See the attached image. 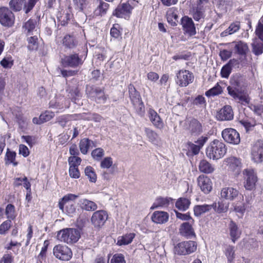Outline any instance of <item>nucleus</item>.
I'll return each instance as SVG.
<instances>
[{"instance_id":"nucleus-23","label":"nucleus","mask_w":263,"mask_h":263,"mask_svg":"<svg viewBox=\"0 0 263 263\" xmlns=\"http://www.w3.org/2000/svg\"><path fill=\"white\" fill-rule=\"evenodd\" d=\"M169 218L168 214L164 211H155L151 217L152 221L157 224H163L167 222Z\"/></svg>"},{"instance_id":"nucleus-48","label":"nucleus","mask_w":263,"mask_h":263,"mask_svg":"<svg viewBox=\"0 0 263 263\" xmlns=\"http://www.w3.org/2000/svg\"><path fill=\"white\" fill-rule=\"evenodd\" d=\"M74 6L80 11L83 10L89 4V0H73Z\"/></svg>"},{"instance_id":"nucleus-22","label":"nucleus","mask_w":263,"mask_h":263,"mask_svg":"<svg viewBox=\"0 0 263 263\" xmlns=\"http://www.w3.org/2000/svg\"><path fill=\"white\" fill-rule=\"evenodd\" d=\"M148 118L154 126L159 129H162L164 127V123L157 112L153 108H150L148 110Z\"/></svg>"},{"instance_id":"nucleus-20","label":"nucleus","mask_w":263,"mask_h":263,"mask_svg":"<svg viewBox=\"0 0 263 263\" xmlns=\"http://www.w3.org/2000/svg\"><path fill=\"white\" fill-rule=\"evenodd\" d=\"M89 95L91 98L98 103H104L107 98V96L105 95L103 90L99 87L91 88Z\"/></svg>"},{"instance_id":"nucleus-36","label":"nucleus","mask_w":263,"mask_h":263,"mask_svg":"<svg viewBox=\"0 0 263 263\" xmlns=\"http://www.w3.org/2000/svg\"><path fill=\"white\" fill-rule=\"evenodd\" d=\"M71 14L68 12L61 11L57 14L58 23L62 26H65L70 20Z\"/></svg>"},{"instance_id":"nucleus-1","label":"nucleus","mask_w":263,"mask_h":263,"mask_svg":"<svg viewBox=\"0 0 263 263\" xmlns=\"http://www.w3.org/2000/svg\"><path fill=\"white\" fill-rule=\"evenodd\" d=\"M227 148L222 141L215 139L211 142L206 148V156L213 160L222 158L226 154Z\"/></svg>"},{"instance_id":"nucleus-44","label":"nucleus","mask_w":263,"mask_h":263,"mask_svg":"<svg viewBox=\"0 0 263 263\" xmlns=\"http://www.w3.org/2000/svg\"><path fill=\"white\" fill-rule=\"evenodd\" d=\"M135 107L137 113L140 116L143 117L145 113V108L143 103L141 99H138L135 101Z\"/></svg>"},{"instance_id":"nucleus-28","label":"nucleus","mask_w":263,"mask_h":263,"mask_svg":"<svg viewBox=\"0 0 263 263\" xmlns=\"http://www.w3.org/2000/svg\"><path fill=\"white\" fill-rule=\"evenodd\" d=\"M213 206L215 207V204H203L197 205L194 208V212L195 216L199 217L202 214L210 211Z\"/></svg>"},{"instance_id":"nucleus-50","label":"nucleus","mask_w":263,"mask_h":263,"mask_svg":"<svg viewBox=\"0 0 263 263\" xmlns=\"http://www.w3.org/2000/svg\"><path fill=\"white\" fill-rule=\"evenodd\" d=\"M144 130L149 141L154 143L157 141L158 135L156 133L148 128H145Z\"/></svg>"},{"instance_id":"nucleus-60","label":"nucleus","mask_w":263,"mask_h":263,"mask_svg":"<svg viewBox=\"0 0 263 263\" xmlns=\"http://www.w3.org/2000/svg\"><path fill=\"white\" fill-rule=\"evenodd\" d=\"M255 33L260 40L263 41V25L260 23H258Z\"/></svg>"},{"instance_id":"nucleus-47","label":"nucleus","mask_w":263,"mask_h":263,"mask_svg":"<svg viewBox=\"0 0 263 263\" xmlns=\"http://www.w3.org/2000/svg\"><path fill=\"white\" fill-rule=\"evenodd\" d=\"M225 254L229 262H232L235 258L234 247L232 246H228L225 251Z\"/></svg>"},{"instance_id":"nucleus-42","label":"nucleus","mask_w":263,"mask_h":263,"mask_svg":"<svg viewBox=\"0 0 263 263\" xmlns=\"http://www.w3.org/2000/svg\"><path fill=\"white\" fill-rule=\"evenodd\" d=\"M128 92L133 104L135 105V101L141 99L138 92L137 91L134 86L132 84H130L128 86Z\"/></svg>"},{"instance_id":"nucleus-62","label":"nucleus","mask_w":263,"mask_h":263,"mask_svg":"<svg viewBox=\"0 0 263 263\" xmlns=\"http://www.w3.org/2000/svg\"><path fill=\"white\" fill-rule=\"evenodd\" d=\"M41 119H42L43 122H47L51 120L54 116V112L49 111H46L41 115Z\"/></svg>"},{"instance_id":"nucleus-57","label":"nucleus","mask_w":263,"mask_h":263,"mask_svg":"<svg viewBox=\"0 0 263 263\" xmlns=\"http://www.w3.org/2000/svg\"><path fill=\"white\" fill-rule=\"evenodd\" d=\"M231 87L239 89L241 86V78L238 76H234L230 80Z\"/></svg>"},{"instance_id":"nucleus-24","label":"nucleus","mask_w":263,"mask_h":263,"mask_svg":"<svg viewBox=\"0 0 263 263\" xmlns=\"http://www.w3.org/2000/svg\"><path fill=\"white\" fill-rule=\"evenodd\" d=\"M177 9L175 7H172L168 9L166 12V19L168 23L172 26H176L178 22Z\"/></svg>"},{"instance_id":"nucleus-55","label":"nucleus","mask_w":263,"mask_h":263,"mask_svg":"<svg viewBox=\"0 0 263 263\" xmlns=\"http://www.w3.org/2000/svg\"><path fill=\"white\" fill-rule=\"evenodd\" d=\"M81 159L77 156H71L68 158L69 166L78 167L81 162Z\"/></svg>"},{"instance_id":"nucleus-54","label":"nucleus","mask_w":263,"mask_h":263,"mask_svg":"<svg viewBox=\"0 0 263 263\" xmlns=\"http://www.w3.org/2000/svg\"><path fill=\"white\" fill-rule=\"evenodd\" d=\"M37 37L36 35L30 36L28 38V48L30 49L33 50L37 48Z\"/></svg>"},{"instance_id":"nucleus-41","label":"nucleus","mask_w":263,"mask_h":263,"mask_svg":"<svg viewBox=\"0 0 263 263\" xmlns=\"http://www.w3.org/2000/svg\"><path fill=\"white\" fill-rule=\"evenodd\" d=\"M92 143H93V142L87 138L82 139L79 143V147L81 153L86 154Z\"/></svg>"},{"instance_id":"nucleus-13","label":"nucleus","mask_w":263,"mask_h":263,"mask_svg":"<svg viewBox=\"0 0 263 263\" xmlns=\"http://www.w3.org/2000/svg\"><path fill=\"white\" fill-rule=\"evenodd\" d=\"M108 218V215L104 210L95 212L91 218V221L95 227L100 228L103 226Z\"/></svg>"},{"instance_id":"nucleus-25","label":"nucleus","mask_w":263,"mask_h":263,"mask_svg":"<svg viewBox=\"0 0 263 263\" xmlns=\"http://www.w3.org/2000/svg\"><path fill=\"white\" fill-rule=\"evenodd\" d=\"M79 197L78 195L73 194H68L65 195L59 202V208L63 212H64L65 205L71 204Z\"/></svg>"},{"instance_id":"nucleus-43","label":"nucleus","mask_w":263,"mask_h":263,"mask_svg":"<svg viewBox=\"0 0 263 263\" xmlns=\"http://www.w3.org/2000/svg\"><path fill=\"white\" fill-rule=\"evenodd\" d=\"M222 92L221 87L217 83L216 85L205 92V95L207 97L215 96L220 94Z\"/></svg>"},{"instance_id":"nucleus-17","label":"nucleus","mask_w":263,"mask_h":263,"mask_svg":"<svg viewBox=\"0 0 263 263\" xmlns=\"http://www.w3.org/2000/svg\"><path fill=\"white\" fill-rule=\"evenodd\" d=\"M226 164L231 171L238 174L241 167V162L239 159L235 157H230L224 159Z\"/></svg>"},{"instance_id":"nucleus-8","label":"nucleus","mask_w":263,"mask_h":263,"mask_svg":"<svg viewBox=\"0 0 263 263\" xmlns=\"http://www.w3.org/2000/svg\"><path fill=\"white\" fill-rule=\"evenodd\" d=\"M61 63L64 67L76 68L81 66L83 63V61L79 57L78 53H73L64 55L61 59Z\"/></svg>"},{"instance_id":"nucleus-7","label":"nucleus","mask_w":263,"mask_h":263,"mask_svg":"<svg viewBox=\"0 0 263 263\" xmlns=\"http://www.w3.org/2000/svg\"><path fill=\"white\" fill-rule=\"evenodd\" d=\"M194 79L193 74L186 70H180L176 73V83L180 87H186Z\"/></svg>"},{"instance_id":"nucleus-30","label":"nucleus","mask_w":263,"mask_h":263,"mask_svg":"<svg viewBox=\"0 0 263 263\" xmlns=\"http://www.w3.org/2000/svg\"><path fill=\"white\" fill-rule=\"evenodd\" d=\"M62 41L63 45L66 48L69 49H73L75 48L78 44V42L75 37L72 35L68 34L65 35Z\"/></svg>"},{"instance_id":"nucleus-53","label":"nucleus","mask_w":263,"mask_h":263,"mask_svg":"<svg viewBox=\"0 0 263 263\" xmlns=\"http://www.w3.org/2000/svg\"><path fill=\"white\" fill-rule=\"evenodd\" d=\"M110 263H126V261L123 254L117 253L113 255Z\"/></svg>"},{"instance_id":"nucleus-45","label":"nucleus","mask_w":263,"mask_h":263,"mask_svg":"<svg viewBox=\"0 0 263 263\" xmlns=\"http://www.w3.org/2000/svg\"><path fill=\"white\" fill-rule=\"evenodd\" d=\"M85 173L86 176L89 178L90 181L92 182H95L96 181L97 176L93 168L91 166H87L85 169Z\"/></svg>"},{"instance_id":"nucleus-31","label":"nucleus","mask_w":263,"mask_h":263,"mask_svg":"<svg viewBox=\"0 0 263 263\" xmlns=\"http://www.w3.org/2000/svg\"><path fill=\"white\" fill-rule=\"evenodd\" d=\"M135 237V234L130 233L122 236H119L117 239V245L118 246L127 245L130 243Z\"/></svg>"},{"instance_id":"nucleus-18","label":"nucleus","mask_w":263,"mask_h":263,"mask_svg":"<svg viewBox=\"0 0 263 263\" xmlns=\"http://www.w3.org/2000/svg\"><path fill=\"white\" fill-rule=\"evenodd\" d=\"M238 195V190L233 187H223L220 192L221 198L229 201L234 200Z\"/></svg>"},{"instance_id":"nucleus-12","label":"nucleus","mask_w":263,"mask_h":263,"mask_svg":"<svg viewBox=\"0 0 263 263\" xmlns=\"http://www.w3.org/2000/svg\"><path fill=\"white\" fill-rule=\"evenodd\" d=\"M133 8L134 7L128 1L119 5L114 12L113 14L118 17L128 19Z\"/></svg>"},{"instance_id":"nucleus-35","label":"nucleus","mask_w":263,"mask_h":263,"mask_svg":"<svg viewBox=\"0 0 263 263\" xmlns=\"http://www.w3.org/2000/svg\"><path fill=\"white\" fill-rule=\"evenodd\" d=\"M16 155V154L15 152L10 151L8 149L5 157L6 165L12 164L14 166H16L18 163L15 161Z\"/></svg>"},{"instance_id":"nucleus-11","label":"nucleus","mask_w":263,"mask_h":263,"mask_svg":"<svg viewBox=\"0 0 263 263\" xmlns=\"http://www.w3.org/2000/svg\"><path fill=\"white\" fill-rule=\"evenodd\" d=\"M208 0H199L196 7L192 8V14L196 21H199L204 17V12L208 7Z\"/></svg>"},{"instance_id":"nucleus-6","label":"nucleus","mask_w":263,"mask_h":263,"mask_svg":"<svg viewBox=\"0 0 263 263\" xmlns=\"http://www.w3.org/2000/svg\"><path fill=\"white\" fill-rule=\"evenodd\" d=\"M244 178V187L247 190L251 191L255 189L257 181V177L254 170L247 168L243 171Z\"/></svg>"},{"instance_id":"nucleus-9","label":"nucleus","mask_w":263,"mask_h":263,"mask_svg":"<svg viewBox=\"0 0 263 263\" xmlns=\"http://www.w3.org/2000/svg\"><path fill=\"white\" fill-rule=\"evenodd\" d=\"M53 252L55 257L62 260H69L72 255L70 249L65 245L55 246L53 248Z\"/></svg>"},{"instance_id":"nucleus-56","label":"nucleus","mask_w":263,"mask_h":263,"mask_svg":"<svg viewBox=\"0 0 263 263\" xmlns=\"http://www.w3.org/2000/svg\"><path fill=\"white\" fill-rule=\"evenodd\" d=\"M112 164V159L110 157H105L102 160L100 166L102 168H109Z\"/></svg>"},{"instance_id":"nucleus-3","label":"nucleus","mask_w":263,"mask_h":263,"mask_svg":"<svg viewBox=\"0 0 263 263\" xmlns=\"http://www.w3.org/2000/svg\"><path fill=\"white\" fill-rule=\"evenodd\" d=\"M197 245L194 241H185L174 246V252L179 255H185L196 250Z\"/></svg>"},{"instance_id":"nucleus-27","label":"nucleus","mask_w":263,"mask_h":263,"mask_svg":"<svg viewBox=\"0 0 263 263\" xmlns=\"http://www.w3.org/2000/svg\"><path fill=\"white\" fill-rule=\"evenodd\" d=\"M189 130L192 135H198L202 132L201 124L195 119H192L190 123Z\"/></svg>"},{"instance_id":"nucleus-59","label":"nucleus","mask_w":263,"mask_h":263,"mask_svg":"<svg viewBox=\"0 0 263 263\" xmlns=\"http://www.w3.org/2000/svg\"><path fill=\"white\" fill-rule=\"evenodd\" d=\"M49 107L51 108H57L59 109H63L65 108L62 103H61L57 99L50 101Z\"/></svg>"},{"instance_id":"nucleus-51","label":"nucleus","mask_w":263,"mask_h":263,"mask_svg":"<svg viewBox=\"0 0 263 263\" xmlns=\"http://www.w3.org/2000/svg\"><path fill=\"white\" fill-rule=\"evenodd\" d=\"M5 213L8 218L13 219L15 217L14 206L11 204H8Z\"/></svg>"},{"instance_id":"nucleus-63","label":"nucleus","mask_w":263,"mask_h":263,"mask_svg":"<svg viewBox=\"0 0 263 263\" xmlns=\"http://www.w3.org/2000/svg\"><path fill=\"white\" fill-rule=\"evenodd\" d=\"M228 93L234 99L237 100L240 93L239 89L232 87L231 86H228L227 87Z\"/></svg>"},{"instance_id":"nucleus-29","label":"nucleus","mask_w":263,"mask_h":263,"mask_svg":"<svg viewBox=\"0 0 263 263\" xmlns=\"http://www.w3.org/2000/svg\"><path fill=\"white\" fill-rule=\"evenodd\" d=\"M230 234L232 241H235L240 237L241 231L239 230L237 224L233 221H231L229 226Z\"/></svg>"},{"instance_id":"nucleus-4","label":"nucleus","mask_w":263,"mask_h":263,"mask_svg":"<svg viewBox=\"0 0 263 263\" xmlns=\"http://www.w3.org/2000/svg\"><path fill=\"white\" fill-rule=\"evenodd\" d=\"M37 0H28L26 4V0H10L9 3V9L14 12L20 11L23 7L25 13H28L34 7Z\"/></svg>"},{"instance_id":"nucleus-10","label":"nucleus","mask_w":263,"mask_h":263,"mask_svg":"<svg viewBox=\"0 0 263 263\" xmlns=\"http://www.w3.org/2000/svg\"><path fill=\"white\" fill-rule=\"evenodd\" d=\"M222 137L224 140L230 144L237 145L240 143L239 133L233 128H226L222 132Z\"/></svg>"},{"instance_id":"nucleus-40","label":"nucleus","mask_w":263,"mask_h":263,"mask_svg":"<svg viewBox=\"0 0 263 263\" xmlns=\"http://www.w3.org/2000/svg\"><path fill=\"white\" fill-rule=\"evenodd\" d=\"M37 22L35 20L30 19L27 21L23 27L27 31V35H29L35 29Z\"/></svg>"},{"instance_id":"nucleus-21","label":"nucleus","mask_w":263,"mask_h":263,"mask_svg":"<svg viewBox=\"0 0 263 263\" xmlns=\"http://www.w3.org/2000/svg\"><path fill=\"white\" fill-rule=\"evenodd\" d=\"M193 223H192V221L182 223L179 229L180 235L187 238H192L195 236V233L192 227Z\"/></svg>"},{"instance_id":"nucleus-14","label":"nucleus","mask_w":263,"mask_h":263,"mask_svg":"<svg viewBox=\"0 0 263 263\" xmlns=\"http://www.w3.org/2000/svg\"><path fill=\"white\" fill-rule=\"evenodd\" d=\"M251 157L256 163L263 161V142L261 141H256L252 148Z\"/></svg>"},{"instance_id":"nucleus-2","label":"nucleus","mask_w":263,"mask_h":263,"mask_svg":"<svg viewBox=\"0 0 263 263\" xmlns=\"http://www.w3.org/2000/svg\"><path fill=\"white\" fill-rule=\"evenodd\" d=\"M80 237L78 230L73 228H67L58 232L57 238L61 241L67 243L76 242Z\"/></svg>"},{"instance_id":"nucleus-33","label":"nucleus","mask_w":263,"mask_h":263,"mask_svg":"<svg viewBox=\"0 0 263 263\" xmlns=\"http://www.w3.org/2000/svg\"><path fill=\"white\" fill-rule=\"evenodd\" d=\"M232 44L234 45L235 50L239 54L245 55L248 50L247 44L242 41L233 42Z\"/></svg>"},{"instance_id":"nucleus-39","label":"nucleus","mask_w":263,"mask_h":263,"mask_svg":"<svg viewBox=\"0 0 263 263\" xmlns=\"http://www.w3.org/2000/svg\"><path fill=\"white\" fill-rule=\"evenodd\" d=\"M170 198H167L158 197L156 199L151 209H154L159 207L167 206L170 203Z\"/></svg>"},{"instance_id":"nucleus-52","label":"nucleus","mask_w":263,"mask_h":263,"mask_svg":"<svg viewBox=\"0 0 263 263\" xmlns=\"http://www.w3.org/2000/svg\"><path fill=\"white\" fill-rule=\"evenodd\" d=\"M212 204H215V207L213 206L212 209L218 213L226 212L228 209V205L224 204L222 202H218V203L214 202Z\"/></svg>"},{"instance_id":"nucleus-46","label":"nucleus","mask_w":263,"mask_h":263,"mask_svg":"<svg viewBox=\"0 0 263 263\" xmlns=\"http://www.w3.org/2000/svg\"><path fill=\"white\" fill-rule=\"evenodd\" d=\"M82 118L85 120H92L95 122H101L102 120V117L100 115L95 113H84L82 115Z\"/></svg>"},{"instance_id":"nucleus-61","label":"nucleus","mask_w":263,"mask_h":263,"mask_svg":"<svg viewBox=\"0 0 263 263\" xmlns=\"http://www.w3.org/2000/svg\"><path fill=\"white\" fill-rule=\"evenodd\" d=\"M232 70L231 68L228 65L226 64L223 66L221 70V75L222 78H228Z\"/></svg>"},{"instance_id":"nucleus-34","label":"nucleus","mask_w":263,"mask_h":263,"mask_svg":"<svg viewBox=\"0 0 263 263\" xmlns=\"http://www.w3.org/2000/svg\"><path fill=\"white\" fill-rule=\"evenodd\" d=\"M199 169L200 172L205 174L211 173L214 171V167L205 160H202L200 162Z\"/></svg>"},{"instance_id":"nucleus-19","label":"nucleus","mask_w":263,"mask_h":263,"mask_svg":"<svg viewBox=\"0 0 263 263\" xmlns=\"http://www.w3.org/2000/svg\"><path fill=\"white\" fill-rule=\"evenodd\" d=\"M181 24L184 31L189 35L192 36L196 34L195 24L191 18L187 16L183 17L181 19Z\"/></svg>"},{"instance_id":"nucleus-58","label":"nucleus","mask_w":263,"mask_h":263,"mask_svg":"<svg viewBox=\"0 0 263 263\" xmlns=\"http://www.w3.org/2000/svg\"><path fill=\"white\" fill-rule=\"evenodd\" d=\"M69 173L70 176L73 178H79L80 176V173L78 167L69 166Z\"/></svg>"},{"instance_id":"nucleus-16","label":"nucleus","mask_w":263,"mask_h":263,"mask_svg":"<svg viewBox=\"0 0 263 263\" xmlns=\"http://www.w3.org/2000/svg\"><path fill=\"white\" fill-rule=\"evenodd\" d=\"M234 118V113L232 107L226 105L217 114L216 118L219 121H229Z\"/></svg>"},{"instance_id":"nucleus-64","label":"nucleus","mask_w":263,"mask_h":263,"mask_svg":"<svg viewBox=\"0 0 263 263\" xmlns=\"http://www.w3.org/2000/svg\"><path fill=\"white\" fill-rule=\"evenodd\" d=\"M11 221L10 220H6L0 226V234H4L11 227Z\"/></svg>"},{"instance_id":"nucleus-32","label":"nucleus","mask_w":263,"mask_h":263,"mask_svg":"<svg viewBox=\"0 0 263 263\" xmlns=\"http://www.w3.org/2000/svg\"><path fill=\"white\" fill-rule=\"evenodd\" d=\"M190 200L186 198H180L176 202V207L179 210L185 211L190 205Z\"/></svg>"},{"instance_id":"nucleus-26","label":"nucleus","mask_w":263,"mask_h":263,"mask_svg":"<svg viewBox=\"0 0 263 263\" xmlns=\"http://www.w3.org/2000/svg\"><path fill=\"white\" fill-rule=\"evenodd\" d=\"M79 203L81 209L87 211H94L98 208L95 202L85 198L81 199Z\"/></svg>"},{"instance_id":"nucleus-49","label":"nucleus","mask_w":263,"mask_h":263,"mask_svg":"<svg viewBox=\"0 0 263 263\" xmlns=\"http://www.w3.org/2000/svg\"><path fill=\"white\" fill-rule=\"evenodd\" d=\"M104 155V151L101 148H97L91 152V156L94 159L100 161Z\"/></svg>"},{"instance_id":"nucleus-15","label":"nucleus","mask_w":263,"mask_h":263,"mask_svg":"<svg viewBox=\"0 0 263 263\" xmlns=\"http://www.w3.org/2000/svg\"><path fill=\"white\" fill-rule=\"evenodd\" d=\"M198 185L204 194H209L212 190L213 183L211 180L203 175L197 178Z\"/></svg>"},{"instance_id":"nucleus-38","label":"nucleus","mask_w":263,"mask_h":263,"mask_svg":"<svg viewBox=\"0 0 263 263\" xmlns=\"http://www.w3.org/2000/svg\"><path fill=\"white\" fill-rule=\"evenodd\" d=\"M240 28V23L239 22H234L229 26V28L222 32V36L232 34L238 31Z\"/></svg>"},{"instance_id":"nucleus-37","label":"nucleus","mask_w":263,"mask_h":263,"mask_svg":"<svg viewBox=\"0 0 263 263\" xmlns=\"http://www.w3.org/2000/svg\"><path fill=\"white\" fill-rule=\"evenodd\" d=\"M252 52L256 55H260L263 52V41L255 40L252 44Z\"/></svg>"},{"instance_id":"nucleus-5","label":"nucleus","mask_w":263,"mask_h":263,"mask_svg":"<svg viewBox=\"0 0 263 263\" xmlns=\"http://www.w3.org/2000/svg\"><path fill=\"white\" fill-rule=\"evenodd\" d=\"M15 15L8 7H0V24L4 27L10 28L15 22Z\"/></svg>"}]
</instances>
